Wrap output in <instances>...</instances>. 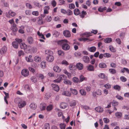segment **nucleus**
Here are the masks:
<instances>
[{
  "instance_id": "1",
  "label": "nucleus",
  "mask_w": 129,
  "mask_h": 129,
  "mask_svg": "<svg viewBox=\"0 0 129 129\" xmlns=\"http://www.w3.org/2000/svg\"><path fill=\"white\" fill-rule=\"evenodd\" d=\"M57 43L59 45L61 46L62 49L64 50L67 51L70 49V46L68 44L69 43V42L66 40L59 41Z\"/></svg>"
},
{
  "instance_id": "2",
  "label": "nucleus",
  "mask_w": 129,
  "mask_h": 129,
  "mask_svg": "<svg viewBox=\"0 0 129 129\" xmlns=\"http://www.w3.org/2000/svg\"><path fill=\"white\" fill-rule=\"evenodd\" d=\"M45 52L46 54L48 55L46 57V60L49 62L53 61L54 58L52 55V52L49 50H47Z\"/></svg>"
},
{
  "instance_id": "3",
  "label": "nucleus",
  "mask_w": 129,
  "mask_h": 129,
  "mask_svg": "<svg viewBox=\"0 0 129 129\" xmlns=\"http://www.w3.org/2000/svg\"><path fill=\"white\" fill-rule=\"evenodd\" d=\"M20 46L21 49H24L26 53L29 52L30 49V47L29 46L28 47L25 43H23L21 44Z\"/></svg>"
},
{
  "instance_id": "4",
  "label": "nucleus",
  "mask_w": 129,
  "mask_h": 129,
  "mask_svg": "<svg viewBox=\"0 0 129 129\" xmlns=\"http://www.w3.org/2000/svg\"><path fill=\"white\" fill-rule=\"evenodd\" d=\"M83 36L85 37H86V38L83 37L82 38H80L79 39V40L80 41H85L89 39L88 37H89V33L88 32H87L84 33L83 34Z\"/></svg>"
},
{
  "instance_id": "5",
  "label": "nucleus",
  "mask_w": 129,
  "mask_h": 129,
  "mask_svg": "<svg viewBox=\"0 0 129 129\" xmlns=\"http://www.w3.org/2000/svg\"><path fill=\"white\" fill-rule=\"evenodd\" d=\"M22 75L24 77L27 76L29 75V71L28 70L24 69L21 71Z\"/></svg>"
},
{
  "instance_id": "6",
  "label": "nucleus",
  "mask_w": 129,
  "mask_h": 129,
  "mask_svg": "<svg viewBox=\"0 0 129 129\" xmlns=\"http://www.w3.org/2000/svg\"><path fill=\"white\" fill-rule=\"evenodd\" d=\"M26 105V102L24 101H21L18 103V106L19 108H21L25 106Z\"/></svg>"
},
{
  "instance_id": "7",
  "label": "nucleus",
  "mask_w": 129,
  "mask_h": 129,
  "mask_svg": "<svg viewBox=\"0 0 129 129\" xmlns=\"http://www.w3.org/2000/svg\"><path fill=\"white\" fill-rule=\"evenodd\" d=\"M63 34L64 36L66 37H70L71 36L70 32L68 30H66L64 31Z\"/></svg>"
},
{
  "instance_id": "8",
  "label": "nucleus",
  "mask_w": 129,
  "mask_h": 129,
  "mask_svg": "<svg viewBox=\"0 0 129 129\" xmlns=\"http://www.w3.org/2000/svg\"><path fill=\"white\" fill-rule=\"evenodd\" d=\"M51 86L52 87L53 89L54 90L58 92L59 90V88L58 86L56 84H51Z\"/></svg>"
},
{
  "instance_id": "9",
  "label": "nucleus",
  "mask_w": 129,
  "mask_h": 129,
  "mask_svg": "<svg viewBox=\"0 0 129 129\" xmlns=\"http://www.w3.org/2000/svg\"><path fill=\"white\" fill-rule=\"evenodd\" d=\"M76 67L79 70H81L83 69V66L82 64L79 62L77 64Z\"/></svg>"
},
{
  "instance_id": "10",
  "label": "nucleus",
  "mask_w": 129,
  "mask_h": 129,
  "mask_svg": "<svg viewBox=\"0 0 129 129\" xmlns=\"http://www.w3.org/2000/svg\"><path fill=\"white\" fill-rule=\"evenodd\" d=\"M53 70L55 72L58 73L60 72L61 71L60 69L57 65H55L54 66Z\"/></svg>"
},
{
  "instance_id": "11",
  "label": "nucleus",
  "mask_w": 129,
  "mask_h": 129,
  "mask_svg": "<svg viewBox=\"0 0 129 129\" xmlns=\"http://www.w3.org/2000/svg\"><path fill=\"white\" fill-rule=\"evenodd\" d=\"M52 33L53 36L56 37H58L60 34V33L56 30L53 31Z\"/></svg>"
},
{
  "instance_id": "12",
  "label": "nucleus",
  "mask_w": 129,
  "mask_h": 129,
  "mask_svg": "<svg viewBox=\"0 0 129 129\" xmlns=\"http://www.w3.org/2000/svg\"><path fill=\"white\" fill-rule=\"evenodd\" d=\"M62 94L67 96H70L71 95L70 92L68 90L63 91L62 93Z\"/></svg>"
},
{
  "instance_id": "13",
  "label": "nucleus",
  "mask_w": 129,
  "mask_h": 129,
  "mask_svg": "<svg viewBox=\"0 0 129 129\" xmlns=\"http://www.w3.org/2000/svg\"><path fill=\"white\" fill-rule=\"evenodd\" d=\"M32 56L31 55H30L29 57H25L26 59V61L28 62H32L33 61V59L31 58Z\"/></svg>"
},
{
  "instance_id": "14",
  "label": "nucleus",
  "mask_w": 129,
  "mask_h": 129,
  "mask_svg": "<svg viewBox=\"0 0 129 129\" xmlns=\"http://www.w3.org/2000/svg\"><path fill=\"white\" fill-rule=\"evenodd\" d=\"M29 107L32 109L35 110L37 106L35 103H33L30 104Z\"/></svg>"
},
{
  "instance_id": "15",
  "label": "nucleus",
  "mask_w": 129,
  "mask_h": 129,
  "mask_svg": "<svg viewBox=\"0 0 129 129\" xmlns=\"http://www.w3.org/2000/svg\"><path fill=\"white\" fill-rule=\"evenodd\" d=\"M95 110L98 112H102L103 111V108L100 107H98L95 108Z\"/></svg>"
},
{
  "instance_id": "16",
  "label": "nucleus",
  "mask_w": 129,
  "mask_h": 129,
  "mask_svg": "<svg viewBox=\"0 0 129 129\" xmlns=\"http://www.w3.org/2000/svg\"><path fill=\"white\" fill-rule=\"evenodd\" d=\"M70 90L71 93L74 95H76L77 94L78 91L76 89L70 88Z\"/></svg>"
},
{
  "instance_id": "17",
  "label": "nucleus",
  "mask_w": 129,
  "mask_h": 129,
  "mask_svg": "<svg viewBox=\"0 0 129 129\" xmlns=\"http://www.w3.org/2000/svg\"><path fill=\"white\" fill-rule=\"evenodd\" d=\"M63 83L64 84L67 85H71L72 82L71 81L68 79H64L63 81Z\"/></svg>"
},
{
  "instance_id": "18",
  "label": "nucleus",
  "mask_w": 129,
  "mask_h": 129,
  "mask_svg": "<svg viewBox=\"0 0 129 129\" xmlns=\"http://www.w3.org/2000/svg\"><path fill=\"white\" fill-rule=\"evenodd\" d=\"M112 40V39L110 38H107L105 39L104 42L105 43H109L111 42Z\"/></svg>"
},
{
  "instance_id": "19",
  "label": "nucleus",
  "mask_w": 129,
  "mask_h": 129,
  "mask_svg": "<svg viewBox=\"0 0 129 129\" xmlns=\"http://www.w3.org/2000/svg\"><path fill=\"white\" fill-rule=\"evenodd\" d=\"M115 115L117 118H119L121 117L122 114L120 112H117L115 113Z\"/></svg>"
},
{
  "instance_id": "20",
  "label": "nucleus",
  "mask_w": 129,
  "mask_h": 129,
  "mask_svg": "<svg viewBox=\"0 0 129 129\" xmlns=\"http://www.w3.org/2000/svg\"><path fill=\"white\" fill-rule=\"evenodd\" d=\"M12 45L14 48H18V43L17 42L15 41H13L12 43Z\"/></svg>"
},
{
  "instance_id": "21",
  "label": "nucleus",
  "mask_w": 129,
  "mask_h": 129,
  "mask_svg": "<svg viewBox=\"0 0 129 129\" xmlns=\"http://www.w3.org/2000/svg\"><path fill=\"white\" fill-rule=\"evenodd\" d=\"M59 127L60 129H65L66 124L64 123H61L59 124Z\"/></svg>"
},
{
  "instance_id": "22",
  "label": "nucleus",
  "mask_w": 129,
  "mask_h": 129,
  "mask_svg": "<svg viewBox=\"0 0 129 129\" xmlns=\"http://www.w3.org/2000/svg\"><path fill=\"white\" fill-rule=\"evenodd\" d=\"M27 41L29 44H31L33 43V39L31 37H28L27 39Z\"/></svg>"
},
{
  "instance_id": "23",
  "label": "nucleus",
  "mask_w": 129,
  "mask_h": 129,
  "mask_svg": "<svg viewBox=\"0 0 129 129\" xmlns=\"http://www.w3.org/2000/svg\"><path fill=\"white\" fill-rule=\"evenodd\" d=\"M60 106L61 108L65 109L67 107V104L66 103H62L60 104Z\"/></svg>"
},
{
  "instance_id": "24",
  "label": "nucleus",
  "mask_w": 129,
  "mask_h": 129,
  "mask_svg": "<svg viewBox=\"0 0 129 129\" xmlns=\"http://www.w3.org/2000/svg\"><path fill=\"white\" fill-rule=\"evenodd\" d=\"M74 55L76 57H80L81 56L82 54L80 52L77 51L75 53Z\"/></svg>"
},
{
  "instance_id": "25",
  "label": "nucleus",
  "mask_w": 129,
  "mask_h": 129,
  "mask_svg": "<svg viewBox=\"0 0 129 129\" xmlns=\"http://www.w3.org/2000/svg\"><path fill=\"white\" fill-rule=\"evenodd\" d=\"M70 106H75L76 104V102L75 100H73L70 102L69 104Z\"/></svg>"
},
{
  "instance_id": "26",
  "label": "nucleus",
  "mask_w": 129,
  "mask_h": 129,
  "mask_svg": "<svg viewBox=\"0 0 129 129\" xmlns=\"http://www.w3.org/2000/svg\"><path fill=\"white\" fill-rule=\"evenodd\" d=\"M84 61L86 63L89 62V57L87 56H84L83 57Z\"/></svg>"
},
{
  "instance_id": "27",
  "label": "nucleus",
  "mask_w": 129,
  "mask_h": 129,
  "mask_svg": "<svg viewBox=\"0 0 129 129\" xmlns=\"http://www.w3.org/2000/svg\"><path fill=\"white\" fill-rule=\"evenodd\" d=\"M105 76L106 75L104 74L101 73L98 76L100 78H106V79L107 80H108L107 77H105Z\"/></svg>"
},
{
  "instance_id": "28",
  "label": "nucleus",
  "mask_w": 129,
  "mask_h": 129,
  "mask_svg": "<svg viewBox=\"0 0 129 129\" xmlns=\"http://www.w3.org/2000/svg\"><path fill=\"white\" fill-rule=\"evenodd\" d=\"M87 14V13L86 11H83L81 13H80V16L82 18H84L85 16V15Z\"/></svg>"
},
{
  "instance_id": "29",
  "label": "nucleus",
  "mask_w": 129,
  "mask_h": 129,
  "mask_svg": "<svg viewBox=\"0 0 129 129\" xmlns=\"http://www.w3.org/2000/svg\"><path fill=\"white\" fill-rule=\"evenodd\" d=\"M11 29L13 31L16 32L18 30V28L16 27V25L15 24H14L13 26L11 27Z\"/></svg>"
},
{
  "instance_id": "30",
  "label": "nucleus",
  "mask_w": 129,
  "mask_h": 129,
  "mask_svg": "<svg viewBox=\"0 0 129 129\" xmlns=\"http://www.w3.org/2000/svg\"><path fill=\"white\" fill-rule=\"evenodd\" d=\"M74 14L75 15H77L80 14V12L79 9H75L74 11Z\"/></svg>"
},
{
  "instance_id": "31",
  "label": "nucleus",
  "mask_w": 129,
  "mask_h": 129,
  "mask_svg": "<svg viewBox=\"0 0 129 129\" xmlns=\"http://www.w3.org/2000/svg\"><path fill=\"white\" fill-rule=\"evenodd\" d=\"M99 67L101 68H105L107 66L105 63H101L99 64Z\"/></svg>"
},
{
  "instance_id": "32",
  "label": "nucleus",
  "mask_w": 129,
  "mask_h": 129,
  "mask_svg": "<svg viewBox=\"0 0 129 129\" xmlns=\"http://www.w3.org/2000/svg\"><path fill=\"white\" fill-rule=\"evenodd\" d=\"M58 53L59 55L63 56L64 55V52L61 50H59L58 51Z\"/></svg>"
},
{
  "instance_id": "33",
  "label": "nucleus",
  "mask_w": 129,
  "mask_h": 129,
  "mask_svg": "<svg viewBox=\"0 0 129 129\" xmlns=\"http://www.w3.org/2000/svg\"><path fill=\"white\" fill-rule=\"evenodd\" d=\"M96 50V48L95 47L92 46L89 48V51L91 52H94Z\"/></svg>"
},
{
  "instance_id": "34",
  "label": "nucleus",
  "mask_w": 129,
  "mask_h": 129,
  "mask_svg": "<svg viewBox=\"0 0 129 129\" xmlns=\"http://www.w3.org/2000/svg\"><path fill=\"white\" fill-rule=\"evenodd\" d=\"M53 108V106L50 104L46 108V110L48 111H50Z\"/></svg>"
},
{
  "instance_id": "35",
  "label": "nucleus",
  "mask_w": 129,
  "mask_h": 129,
  "mask_svg": "<svg viewBox=\"0 0 129 129\" xmlns=\"http://www.w3.org/2000/svg\"><path fill=\"white\" fill-rule=\"evenodd\" d=\"M113 88L115 90L119 91L120 90V87L118 85H116L114 86Z\"/></svg>"
},
{
  "instance_id": "36",
  "label": "nucleus",
  "mask_w": 129,
  "mask_h": 129,
  "mask_svg": "<svg viewBox=\"0 0 129 129\" xmlns=\"http://www.w3.org/2000/svg\"><path fill=\"white\" fill-rule=\"evenodd\" d=\"M112 105L114 107L117 106L118 104V103L115 101H113L111 103Z\"/></svg>"
},
{
  "instance_id": "37",
  "label": "nucleus",
  "mask_w": 129,
  "mask_h": 129,
  "mask_svg": "<svg viewBox=\"0 0 129 129\" xmlns=\"http://www.w3.org/2000/svg\"><path fill=\"white\" fill-rule=\"evenodd\" d=\"M34 5L37 6L39 8H40L42 7V5L40 3L36 2H34Z\"/></svg>"
},
{
  "instance_id": "38",
  "label": "nucleus",
  "mask_w": 129,
  "mask_h": 129,
  "mask_svg": "<svg viewBox=\"0 0 129 129\" xmlns=\"http://www.w3.org/2000/svg\"><path fill=\"white\" fill-rule=\"evenodd\" d=\"M9 14L10 15L13 17L14 16L16 15V13L15 12L11 10H10L9 11Z\"/></svg>"
},
{
  "instance_id": "39",
  "label": "nucleus",
  "mask_w": 129,
  "mask_h": 129,
  "mask_svg": "<svg viewBox=\"0 0 129 129\" xmlns=\"http://www.w3.org/2000/svg\"><path fill=\"white\" fill-rule=\"evenodd\" d=\"M80 79L79 82H80L83 81L84 80H86L85 77H84L82 75H81L80 77Z\"/></svg>"
},
{
  "instance_id": "40",
  "label": "nucleus",
  "mask_w": 129,
  "mask_h": 129,
  "mask_svg": "<svg viewBox=\"0 0 129 129\" xmlns=\"http://www.w3.org/2000/svg\"><path fill=\"white\" fill-rule=\"evenodd\" d=\"M34 60L36 62H39L41 61V58L38 56L35 57Z\"/></svg>"
},
{
  "instance_id": "41",
  "label": "nucleus",
  "mask_w": 129,
  "mask_h": 129,
  "mask_svg": "<svg viewBox=\"0 0 129 129\" xmlns=\"http://www.w3.org/2000/svg\"><path fill=\"white\" fill-rule=\"evenodd\" d=\"M45 63V62L42 61L40 63L41 67L43 69H44L46 67V65Z\"/></svg>"
},
{
  "instance_id": "42",
  "label": "nucleus",
  "mask_w": 129,
  "mask_h": 129,
  "mask_svg": "<svg viewBox=\"0 0 129 129\" xmlns=\"http://www.w3.org/2000/svg\"><path fill=\"white\" fill-rule=\"evenodd\" d=\"M79 92L82 95H85L86 94V92L85 90L83 89H81L79 90Z\"/></svg>"
},
{
  "instance_id": "43",
  "label": "nucleus",
  "mask_w": 129,
  "mask_h": 129,
  "mask_svg": "<svg viewBox=\"0 0 129 129\" xmlns=\"http://www.w3.org/2000/svg\"><path fill=\"white\" fill-rule=\"evenodd\" d=\"M109 71L110 73L112 74H115L116 73V70L114 69H110L109 70Z\"/></svg>"
},
{
  "instance_id": "44",
  "label": "nucleus",
  "mask_w": 129,
  "mask_h": 129,
  "mask_svg": "<svg viewBox=\"0 0 129 129\" xmlns=\"http://www.w3.org/2000/svg\"><path fill=\"white\" fill-rule=\"evenodd\" d=\"M73 81L75 83H77L79 82V81L78 78L74 77L73 78Z\"/></svg>"
},
{
  "instance_id": "45",
  "label": "nucleus",
  "mask_w": 129,
  "mask_h": 129,
  "mask_svg": "<svg viewBox=\"0 0 129 129\" xmlns=\"http://www.w3.org/2000/svg\"><path fill=\"white\" fill-rule=\"evenodd\" d=\"M109 49L111 51L113 52H115L116 51L115 49L112 46H109Z\"/></svg>"
},
{
  "instance_id": "46",
  "label": "nucleus",
  "mask_w": 129,
  "mask_h": 129,
  "mask_svg": "<svg viewBox=\"0 0 129 129\" xmlns=\"http://www.w3.org/2000/svg\"><path fill=\"white\" fill-rule=\"evenodd\" d=\"M98 31L97 30H92L91 31V33L89 32V36H91V33L93 34H96L98 33Z\"/></svg>"
},
{
  "instance_id": "47",
  "label": "nucleus",
  "mask_w": 129,
  "mask_h": 129,
  "mask_svg": "<svg viewBox=\"0 0 129 129\" xmlns=\"http://www.w3.org/2000/svg\"><path fill=\"white\" fill-rule=\"evenodd\" d=\"M24 52L22 51L21 50L19 51L18 52V55L19 56H23L24 54Z\"/></svg>"
},
{
  "instance_id": "48",
  "label": "nucleus",
  "mask_w": 129,
  "mask_h": 129,
  "mask_svg": "<svg viewBox=\"0 0 129 129\" xmlns=\"http://www.w3.org/2000/svg\"><path fill=\"white\" fill-rule=\"evenodd\" d=\"M37 34L41 38L45 39V38L44 36V35L40 33L39 31H38L37 32Z\"/></svg>"
},
{
  "instance_id": "49",
  "label": "nucleus",
  "mask_w": 129,
  "mask_h": 129,
  "mask_svg": "<svg viewBox=\"0 0 129 129\" xmlns=\"http://www.w3.org/2000/svg\"><path fill=\"white\" fill-rule=\"evenodd\" d=\"M44 127L45 129H50V125L48 123H45Z\"/></svg>"
},
{
  "instance_id": "50",
  "label": "nucleus",
  "mask_w": 129,
  "mask_h": 129,
  "mask_svg": "<svg viewBox=\"0 0 129 129\" xmlns=\"http://www.w3.org/2000/svg\"><path fill=\"white\" fill-rule=\"evenodd\" d=\"M104 86L107 89H110L111 87V85L109 83L105 84L104 85Z\"/></svg>"
},
{
  "instance_id": "51",
  "label": "nucleus",
  "mask_w": 129,
  "mask_h": 129,
  "mask_svg": "<svg viewBox=\"0 0 129 129\" xmlns=\"http://www.w3.org/2000/svg\"><path fill=\"white\" fill-rule=\"evenodd\" d=\"M120 80L123 82H125L127 80L126 79L124 76H121L120 78Z\"/></svg>"
},
{
  "instance_id": "52",
  "label": "nucleus",
  "mask_w": 129,
  "mask_h": 129,
  "mask_svg": "<svg viewBox=\"0 0 129 129\" xmlns=\"http://www.w3.org/2000/svg\"><path fill=\"white\" fill-rule=\"evenodd\" d=\"M52 18L51 16H48L46 18V20L47 22H50L52 20Z\"/></svg>"
},
{
  "instance_id": "53",
  "label": "nucleus",
  "mask_w": 129,
  "mask_h": 129,
  "mask_svg": "<svg viewBox=\"0 0 129 129\" xmlns=\"http://www.w3.org/2000/svg\"><path fill=\"white\" fill-rule=\"evenodd\" d=\"M69 7L71 9H73L75 8V6L74 4L72 3L69 5Z\"/></svg>"
},
{
  "instance_id": "54",
  "label": "nucleus",
  "mask_w": 129,
  "mask_h": 129,
  "mask_svg": "<svg viewBox=\"0 0 129 129\" xmlns=\"http://www.w3.org/2000/svg\"><path fill=\"white\" fill-rule=\"evenodd\" d=\"M25 89L26 90H29L30 89V87L28 85H25L24 86Z\"/></svg>"
},
{
  "instance_id": "55",
  "label": "nucleus",
  "mask_w": 129,
  "mask_h": 129,
  "mask_svg": "<svg viewBox=\"0 0 129 129\" xmlns=\"http://www.w3.org/2000/svg\"><path fill=\"white\" fill-rule=\"evenodd\" d=\"M32 14L33 15L37 16L39 15V12L38 11H33L32 12Z\"/></svg>"
},
{
  "instance_id": "56",
  "label": "nucleus",
  "mask_w": 129,
  "mask_h": 129,
  "mask_svg": "<svg viewBox=\"0 0 129 129\" xmlns=\"http://www.w3.org/2000/svg\"><path fill=\"white\" fill-rule=\"evenodd\" d=\"M41 110L42 111L44 110L46 108V106L45 105H41L40 106Z\"/></svg>"
},
{
  "instance_id": "57",
  "label": "nucleus",
  "mask_w": 129,
  "mask_h": 129,
  "mask_svg": "<svg viewBox=\"0 0 129 129\" xmlns=\"http://www.w3.org/2000/svg\"><path fill=\"white\" fill-rule=\"evenodd\" d=\"M31 81L34 82H36L37 81V79L36 77L35 76H32L31 78Z\"/></svg>"
},
{
  "instance_id": "58",
  "label": "nucleus",
  "mask_w": 129,
  "mask_h": 129,
  "mask_svg": "<svg viewBox=\"0 0 129 129\" xmlns=\"http://www.w3.org/2000/svg\"><path fill=\"white\" fill-rule=\"evenodd\" d=\"M103 56L105 57L109 58L111 56L110 54L108 53H105L103 54Z\"/></svg>"
},
{
  "instance_id": "59",
  "label": "nucleus",
  "mask_w": 129,
  "mask_h": 129,
  "mask_svg": "<svg viewBox=\"0 0 129 129\" xmlns=\"http://www.w3.org/2000/svg\"><path fill=\"white\" fill-rule=\"evenodd\" d=\"M96 95H101L102 94L101 91V90L98 89L96 92Z\"/></svg>"
},
{
  "instance_id": "60",
  "label": "nucleus",
  "mask_w": 129,
  "mask_h": 129,
  "mask_svg": "<svg viewBox=\"0 0 129 129\" xmlns=\"http://www.w3.org/2000/svg\"><path fill=\"white\" fill-rule=\"evenodd\" d=\"M110 65L111 67L114 68H115L117 66L116 64L115 63L113 62L111 63Z\"/></svg>"
},
{
  "instance_id": "61",
  "label": "nucleus",
  "mask_w": 129,
  "mask_h": 129,
  "mask_svg": "<svg viewBox=\"0 0 129 129\" xmlns=\"http://www.w3.org/2000/svg\"><path fill=\"white\" fill-rule=\"evenodd\" d=\"M65 75H61L59 76V78L60 79V81H61L62 80H63L64 79Z\"/></svg>"
},
{
  "instance_id": "62",
  "label": "nucleus",
  "mask_w": 129,
  "mask_h": 129,
  "mask_svg": "<svg viewBox=\"0 0 129 129\" xmlns=\"http://www.w3.org/2000/svg\"><path fill=\"white\" fill-rule=\"evenodd\" d=\"M67 14L68 15H71L72 14V12L71 10L69 9H68L67 10Z\"/></svg>"
},
{
  "instance_id": "63",
  "label": "nucleus",
  "mask_w": 129,
  "mask_h": 129,
  "mask_svg": "<svg viewBox=\"0 0 129 129\" xmlns=\"http://www.w3.org/2000/svg\"><path fill=\"white\" fill-rule=\"evenodd\" d=\"M26 7L28 8L29 9H31L32 8V6L29 3H26Z\"/></svg>"
},
{
  "instance_id": "64",
  "label": "nucleus",
  "mask_w": 129,
  "mask_h": 129,
  "mask_svg": "<svg viewBox=\"0 0 129 129\" xmlns=\"http://www.w3.org/2000/svg\"><path fill=\"white\" fill-rule=\"evenodd\" d=\"M53 82L55 83H59L60 82V78H58L57 79L54 80H53Z\"/></svg>"
}]
</instances>
